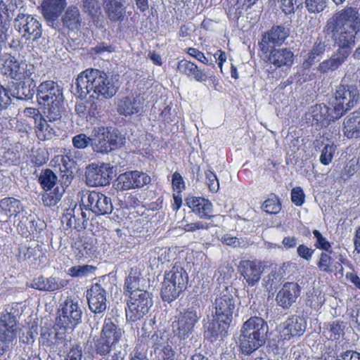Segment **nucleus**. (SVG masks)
<instances>
[{
	"mask_svg": "<svg viewBox=\"0 0 360 360\" xmlns=\"http://www.w3.org/2000/svg\"><path fill=\"white\" fill-rule=\"evenodd\" d=\"M81 8L82 11L88 15L94 17L100 11V5L98 0H82Z\"/></svg>",
	"mask_w": 360,
	"mask_h": 360,
	"instance_id": "09e8293b",
	"label": "nucleus"
},
{
	"mask_svg": "<svg viewBox=\"0 0 360 360\" xmlns=\"http://www.w3.org/2000/svg\"><path fill=\"white\" fill-rule=\"evenodd\" d=\"M37 97L39 104L44 106L49 120L59 121L64 109L63 88L52 80L43 82L37 87Z\"/></svg>",
	"mask_w": 360,
	"mask_h": 360,
	"instance_id": "20e7f679",
	"label": "nucleus"
},
{
	"mask_svg": "<svg viewBox=\"0 0 360 360\" xmlns=\"http://www.w3.org/2000/svg\"><path fill=\"white\" fill-rule=\"evenodd\" d=\"M65 189L63 186H57L53 191H46L42 195V201L45 206L51 207L56 205L61 199Z\"/></svg>",
	"mask_w": 360,
	"mask_h": 360,
	"instance_id": "79ce46f5",
	"label": "nucleus"
},
{
	"mask_svg": "<svg viewBox=\"0 0 360 360\" xmlns=\"http://www.w3.org/2000/svg\"><path fill=\"white\" fill-rule=\"evenodd\" d=\"M359 86L360 80H349L346 77L342 78L337 86L334 98L330 103L333 106L335 117H341L357 104L360 96Z\"/></svg>",
	"mask_w": 360,
	"mask_h": 360,
	"instance_id": "39448f33",
	"label": "nucleus"
},
{
	"mask_svg": "<svg viewBox=\"0 0 360 360\" xmlns=\"http://www.w3.org/2000/svg\"><path fill=\"white\" fill-rule=\"evenodd\" d=\"M184 290L181 288H178L171 283L168 285L165 281H163L160 292L161 297L163 301L171 302L177 299Z\"/></svg>",
	"mask_w": 360,
	"mask_h": 360,
	"instance_id": "a19ab883",
	"label": "nucleus"
},
{
	"mask_svg": "<svg viewBox=\"0 0 360 360\" xmlns=\"http://www.w3.org/2000/svg\"><path fill=\"white\" fill-rule=\"evenodd\" d=\"M343 133L348 139L360 138V110L350 112L345 117Z\"/></svg>",
	"mask_w": 360,
	"mask_h": 360,
	"instance_id": "c756f323",
	"label": "nucleus"
},
{
	"mask_svg": "<svg viewBox=\"0 0 360 360\" xmlns=\"http://www.w3.org/2000/svg\"><path fill=\"white\" fill-rule=\"evenodd\" d=\"M63 25L68 29L74 30L80 27L82 18L77 6H69L62 17Z\"/></svg>",
	"mask_w": 360,
	"mask_h": 360,
	"instance_id": "58836bf2",
	"label": "nucleus"
},
{
	"mask_svg": "<svg viewBox=\"0 0 360 360\" xmlns=\"http://www.w3.org/2000/svg\"><path fill=\"white\" fill-rule=\"evenodd\" d=\"M238 268L249 286H255L259 283L264 270V266L257 260H242Z\"/></svg>",
	"mask_w": 360,
	"mask_h": 360,
	"instance_id": "a211bd4d",
	"label": "nucleus"
},
{
	"mask_svg": "<svg viewBox=\"0 0 360 360\" xmlns=\"http://www.w3.org/2000/svg\"><path fill=\"white\" fill-rule=\"evenodd\" d=\"M328 6V0H305V6L311 13H319Z\"/></svg>",
	"mask_w": 360,
	"mask_h": 360,
	"instance_id": "8fccbe9b",
	"label": "nucleus"
},
{
	"mask_svg": "<svg viewBox=\"0 0 360 360\" xmlns=\"http://www.w3.org/2000/svg\"><path fill=\"white\" fill-rule=\"evenodd\" d=\"M268 332V324L261 317L252 316L244 322L239 338L242 354L249 356L264 345Z\"/></svg>",
	"mask_w": 360,
	"mask_h": 360,
	"instance_id": "7ed1b4c3",
	"label": "nucleus"
},
{
	"mask_svg": "<svg viewBox=\"0 0 360 360\" xmlns=\"http://www.w3.org/2000/svg\"><path fill=\"white\" fill-rule=\"evenodd\" d=\"M124 331L110 319H105L101 334L112 345L115 359L123 360L127 355V344L123 339Z\"/></svg>",
	"mask_w": 360,
	"mask_h": 360,
	"instance_id": "6e6552de",
	"label": "nucleus"
},
{
	"mask_svg": "<svg viewBox=\"0 0 360 360\" xmlns=\"http://www.w3.org/2000/svg\"><path fill=\"white\" fill-rule=\"evenodd\" d=\"M350 316L352 321L357 324V328L360 330V302L351 309Z\"/></svg>",
	"mask_w": 360,
	"mask_h": 360,
	"instance_id": "774afa93",
	"label": "nucleus"
},
{
	"mask_svg": "<svg viewBox=\"0 0 360 360\" xmlns=\"http://www.w3.org/2000/svg\"><path fill=\"white\" fill-rule=\"evenodd\" d=\"M13 27L22 39L32 41L33 44L38 45L39 42L41 46L39 48L40 49H46L47 41L46 38L42 36V25L38 18L20 11L13 19Z\"/></svg>",
	"mask_w": 360,
	"mask_h": 360,
	"instance_id": "423d86ee",
	"label": "nucleus"
},
{
	"mask_svg": "<svg viewBox=\"0 0 360 360\" xmlns=\"http://www.w3.org/2000/svg\"><path fill=\"white\" fill-rule=\"evenodd\" d=\"M142 278L141 277V273L136 268H131L129 275L125 279V288L127 291L131 293L135 290H141L140 289V282Z\"/></svg>",
	"mask_w": 360,
	"mask_h": 360,
	"instance_id": "37998d69",
	"label": "nucleus"
},
{
	"mask_svg": "<svg viewBox=\"0 0 360 360\" xmlns=\"http://www.w3.org/2000/svg\"><path fill=\"white\" fill-rule=\"evenodd\" d=\"M125 0H103L105 13L110 20L122 21L126 13Z\"/></svg>",
	"mask_w": 360,
	"mask_h": 360,
	"instance_id": "c85d7f7f",
	"label": "nucleus"
},
{
	"mask_svg": "<svg viewBox=\"0 0 360 360\" xmlns=\"http://www.w3.org/2000/svg\"><path fill=\"white\" fill-rule=\"evenodd\" d=\"M153 304L149 293L146 290L131 292L126 309L128 321L136 322L141 320L149 311Z\"/></svg>",
	"mask_w": 360,
	"mask_h": 360,
	"instance_id": "0eeeda50",
	"label": "nucleus"
},
{
	"mask_svg": "<svg viewBox=\"0 0 360 360\" xmlns=\"http://www.w3.org/2000/svg\"><path fill=\"white\" fill-rule=\"evenodd\" d=\"M326 47V41L318 37L302 63L303 68L309 69L315 63L316 58L324 54Z\"/></svg>",
	"mask_w": 360,
	"mask_h": 360,
	"instance_id": "c9c22d12",
	"label": "nucleus"
},
{
	"mask_svg": "<svg viewBox=\"0 0 360 360\" xmlns=\"http://www.w3.org/2000/svg\"><path fill=\"white\" fill-rule=\"evenodd\" d=\"M335 360H360V353L354 350H347L338 354Z\"/></svg>",
	"mask_w": 360,
	"mask_h": 360,
	"instance_id": "e2e57ef3",
	"label": "nucleus"
},
{
	"mask_svg": "<svg viewBox=\"0 0 360 360\" xmlns=\"http://www.w3.org/2000/svg\"><path fill=\"white\" fill-rule=\"evenodd\" d=\"M82 316V309L78 302L68 299L64 302L61 308V314L58 317V325L65 329L73 330L80 323Z\"/></svg>",
	"mask_w": 360,
	"mask_h": 360,
	"instance_id": "9b49d317",
	"label": "nucleus"
},
{
	"mask_svg": "<svg viewBox=\"0 0 360 360\" xmlns=\"http://www.w3.org/2000/svg\"><path fill=\"white\" fill-rule=\"evenodd\" d=\"M214 307L215 309L214 316L232 322L236 304L234 297L227 288L216 297Z\"/></svg>",
	"mask_w": 360,
	"mask_h": 360,
	"instance_id": "f3484780",
	"label": "nucleus"
},
{
	"mask_svg": "<svg viewBox=\"0 0 360 360\" xmlns=\"http://www.w3.org/2000/svg\"><path fill=\"white\" fill-rule=\"evenodd\" d=\"M112 167L108 164L100 166L91 165L85 172L86 183L89 186H103L108 185L112 179Z\"/></svg>",
	"mask_w": 360,
	"mask_h": 360,
	"instance_id": "2eb2a0df",
	"label": "nucleus"
},
{
	"mask_svg": "<svg viewBox=\"0 0 360 360\" xmlns=\"http://www.w3.org/2000/svg\"><path fill=\"white\" fill-rule=\"evenodd\" d=\"M297 255L302 259L309 262L314 252V250L304 245H300L297 249Z\"/></svg>",
	"mask_w": 360,
	"mask_h": 360,
	"instance_id": "0e129e2a",
	"label": "nucleus"
},
{
	"mask_svg": "<svg viewBox=\"0 0 360 360\" xmlns=\"http://www.w3.org/2000/svg\"><path fill=\"white\" fill-rule=\"evenodd\" d=\"M82 347L75 344L72 345L68 352L65 360H82Z\"/></svg>",
	"mask_w": 360,
	"mask_h": 360,
	"instance_id": "bf43d9fd",
	"label": "nucleus"
},
{
	"mask_svg": "<svg viewBox=\"0 0 360 360\" xmlns=\"http://www.w3.org/2000/svg\"><path fill=\"white\" fill-rule=\"evenodd\" d=\"M307 322L303 317L292 316L278 326L281 337L290 340L292 337L300 336L305 331Z\"/></svg>",
	"mask_w": 360,
	"mask_h": 360,
	"instance_id": "412c9836",
	"label": "nucleus"
},
{
	"mask_svg": "<svg viewBox=\"0 0 360 360\" xmlns=\"http://www.w3.org/2000/svg\"><path fill=\"white\" fill-rule=\"evenodd\" d=\"M291 200L297 206H301L304 201V194L300 187H295L291 191Z\"/></svg>",
	"mask_w": 360,
	"mask_h": 360,
	"instance_id": "052dcab7",
	"label": "nucleus"
},
{
	"mask_svg": "<svg viewBox=\"0 0 360 360\" xmlns=\"http://www.w3.org/2000/svg\"><path fill=\"white\" fill-rule=\"evenodd\" d=\"M58 178L50 169H46L41 172L39 182L45 191H50L57 182Z\"/></svg>",
	"mask_w": 360,
	"mask_h": 360,
	"instance_id": "c03bdc74",
	"label": "nucleus"
},
{
	"mask_svg": "<svg viewBox=\"0 0 360 360\" xmlns=\"http://www.w3.org/2000/svg\"><path fill=\"white\" fill-rule=\"evenodd\" d=\"M168 285L172 284L183 290H186L188 282V276L186 271L180 266H174L165 273L164 281Z\"/></svg>",
	"mask_w": 360,
	"mask_h": 360,
	"instance_id": "7c9ffc66",
	"label": "nucleus"
},
{
	"mask_svg": "<svg viewBox=\"0 0 360 360\" xmlns=\"http://www.w3.org/2000/svg\"><path fill=\"white\" fill-rule=\"evenodd\" d=\"M89 214L90 212L87 214L83 211L81 205L77 206L75 204L73 208L66 210L61 217V222L65 224L67 228H74L79 231L86 229Z\"/></svg>",
	"mask_w": 360,
	"mask_h": 360,
	"instance_id": "6ab92c4d",
	"label": "nucleus"
},
{
	"mask_svg": "<svg viewBox=\"0 0 360 360\" xmlns=\"http://www.w3.org/2000/svg\"><path fill=\"white\" fill-rule=\"evenodd\" d=\"M16 317L11 313H6L0 317V338L6 342L13 348V341L16 338Z\"/></svg>",
	"mask_w": 360,
	"mask_h": 360,
	"instance_id": "b1692460",
	"label": "nucleus"
},
{
	"mask_svg": "<svg viewBox=\"0 0 360 360\" xmlns=\"http://www.w3.org/2000/svg\"><path fill=\"white\" fill-rule=\"evenodd\" d=\"M94 268L90 265L75 266L69 269L68 274L72 277L86 276Z\"/></svg>",
	"mask_w": 360,
	"mask_h": 360,
	"instance_id": "6e6d98bb",
	"label": "nucleus"
},
{
	"mask_svg": "<svg viewBox=\"0 0 360 360\" xmlns=\"http://www.w3.org/2000/svg\"><path fill=\"white\" fill-rule=\"evenodd\" d=\"M42 338L46 335V333L41 334ZM48 338L44 340L42 344L51 347L53 350L58 352H65L70 345V342L67 340L63 333L56 332L52 336L51 333H47Z\"/></svg>",
	"mask_w": 360,
	"mask_h": 360,
	"instance_id": "f704fd0d",
	"label": "nucleus"
},
{
	"mask_svg": "<svg viewBox=\"0 0 360 360\" xmlns=\"http://www.w3.org/2000/svg\"><path fill=\"white\" fill-rule=\"evenodd\" d=\"M311 117L313 120L318 123H323L324 121L333 122L340 117H335L333 106H327L324 104H317L311 108Z\"/></svg>",
	"mask_w": 360,
	"mask_h": 360,
	"instance_id": "e433bc0d",
	"label": "nucleus"
},
{
	"mask_svg": "<svg viewBox=\"0 0 360 360\" xmlns=\"http://www.w3.org/2000/svg\"><path fill=\"white\" fill-rule=\"evenodd\" d=\"M172 186L174 189L178 190L179 193L185 187V184L182 176L178 172H174L172 175Z\"/></svg>",
	"mask_w": 360,
	"mask_h": 360,
	"instance_id": "338daca9",
	"label": "nucleus"
},
{
	"mask_svg": "<svg viewBox=\"0 0 360 360\" xmlns=\"http://www.w3.org/2000/svg\"><path fill=\"white\" fill-rule=\"evenodd\" d=\"M46 119L41 117L35 125L37 136L41 140L50 139L56 133L54 126L49 123L53 122L49 121L47 117Z\"/></svg>",
	"mask_w": 360,
	"mask_h": 360,
	"instance_id": "ea45409f",
	"label": "nucleus"
},
{
	"mask_svg": "<svg viewBox=\"0 0 360 360\" xmlns=\"http://www.w3.org/2000/svg\"><path fill=\"white\" fill-rule=\"evenodd\" d=\"M336 146L333 145H326L323 148L321 156H320V162L324 165H329L333 157V154L335 151Z\"/></svg>",
	"mask_w": 360,
	"mask_h": 360,
	"instance_id": "5fc2aeb1",
	"label": "nucleus"
},
{
	"mask_svg": "<svg viewBox=\"0 0 360 360\" xmlns=\"http://www.w3.org/2000/svg\"><path fill=\"white\" fill-rule=\"evenodd\" d=\"M83 204L96 215L110 214L113 210L111 198L97 191L87 192L82 199Z\"/></svg>",
	"mask_w": 360,
	"mask_h": 360,
	"instance_id": "ddd939ff",
	"label": "nucleus"
},
{
	"mask_svg": "<svg viewBox=\"0 0 360 360\" xmlns=\"http://www.w3.org/2000/svg\"><path fill=\"white\" fill-rule=\"evenodd\" d=\"M34 74V66L32 65H27V63L25 65L24 70L20 73V79L18 80L19 82H27L34 81L33 77Z\"/></svg>",
	"mask_w": 360,
	"mask_h": 360,
	"instance_id": "69168bd1",
	"label": "nucleus"
},
{
	"mask_svg": "<svg viewBox=\"0 0 360 360\" xmlns=\"http://www.w3.org/2000/svg\"><path fill=\"white\" fill-rule=\"evenodd\" d=\"M300 295V285L295 282L285 283L278 292L276 301L284 309H290Z\"/></svg>",
	"mask_w": 360,
	"mask_h": 360,
	"instance_id": "4be33fe9",
	"label": "nucleus"
},
{
	"mask_svg": "<svg viewBox=\"0 0 360 360\" xmlns=\"http://www.w3.org/2000/svg\"><path fill=\"white\" fill-rule=\"evenodd\" d=\"M11 103V98L7 90L0 85V110H6Z\"/></svg>",
	"mask_w": 360,
	"mask_h": 360,
	"instance_id": "680f3d73",
	"label": "nucleus"
},
{
	"mask_svg": "<svg viewBox=\"0 0 360 360\" xmlns=\"http://www.w3.org/2000/svg\"><path fill=\"white\" fill-rule=\"evenodd\" d=\"M290 34L289 29L283 25H274L269 30L264 32L259 47L261 51L266 54L272 49L281 46Z\"/></svg>",
	"mask_w": 360,
	"mask_h": 360,
	"instance_id": "4468645a",
	"label": "nucleus"
},
{
	"mask_svg": "<svg viewBox=\"0 0 360 360\" xmlns=\"http://www.w3.org/2000/svg\"><path fill=\"white\" fill-rule=\"evenodd\" d=\"M26 63H20L14 57H11L6 61V68L9 76L15 80H20V73L24 70Z\"/></svg>",
	"mask_w": 360,
	"mask_h": 360,
	"instance_id": "a18cd8bd",
	"label": "nucleus"
},
{
	"mask_svg": "<svg viewBox=\"0 0 360 360\" xmlns=\"http://www.w3.org/2000/svg\"><path fill=\"white\" fill-rule=\"evenodd\" d=\"M281 8L285 14L293 13L295 8H298L300 2L295 0H280Z\"/></svg>",
	"mask_w": 360,
	"mask_h": 360,
	"instance_id": "13d9d810",
	"label": "nucleus"
},
{
	"mask_svg": "<svg viewBox=\"0 0 360 360\" xmlns=\"http://www.w3.org/2000/svg\"><path fill=\"white\" fill-rule=\"evenodd\" d=\"M68 284L67 280L59 279L53 276H40L32 281L31 286L41 291L53 292L61 290Z\"/></svg>",
	"mask_w": 360,
	"mask_h": 360,
	"instance_id": "a878e982",
	"label": "nucleus"
},
{
	"mask_svg": "<svg viewBox=\"0 0 360 360\" xmlns=\"http://www.w3.org/2000/svg\"><path fill=\"white\" fill-rule=\"evenodd\" d=\"M262 209L266 213L276 214L281 211V204L278 198L274 195L263 202Z\"/></svg>",
	"mask_w": 360,
	"mask_h": 360,
	"instance_id": "de8ad7c7",
	"label": "nucleus"
},
{
	"mask_svg": "<svg viewBox=\"0 0 360 360\" xmlns=\"http://www.w3.org/2000/svg\"><path fill=\"white\" fill-rule=\"evenodd\" d=\"M144 98L140 95L126 96L118 101L117 112L125 117L141 113L143 110Z\"/></svg>",
	"mask_w": 360,
	"mask_h": 360,
	"instance_id": "5701e85b",
	"label": "nucleus"
},
{
	"mask_svg": "<svg viewBox=\"0 0 360 360\" xmlns=\"http://www.w3.org/2000/svg\"><path fill=\"white\" fill-rule=\"evenodd\" d=\"M86 297L89 309L95 314H101L107 308L105 290L99 283H96L87 290Z\"/></svg>",
	"mask_w": 360,
	"mask_h": 360,
	"instance_id": "aec40b11",
	"label": "nucleus"
},
{
	"mask_svg": "<svg viewBox=\"0 0 360 360\" xmlns=\"http://www.w3.org/2000/svg\"><path fill=\"white\" fill-rule=\"evenodd\" d=\"M360 30V19L357 11L350 7L335 13L323 27V32L330 36L337 51L321 61L317 72L326 75L338 70L347 60L351 49L355 45L356 34Z\"/></svg>",
	"mask_w": 360,
	"mask_h": 360,
	"instance_id": "f257e3e1",
	"label": "nucleus"
},
{
	"mask_svg": "<svg viewBox=\"0 0 360 360\" xmlns=\"http://www.w3.org/2000/svg\"><path fill=\"white\" fill-rule=\"evenodd\" d=\"M151 178L146 173L134 170L120 174L115 181V188L127 191L143 188L150 183Z\"/></svg>",
	"mask_w": 360,
	"mask_h": 360,
	"instance_id": "f8f14e48",
	"label": "nucleus"
},
{
	"mask_svg": "<svg viewBox=\"0 0 360 360\" xmlns=\"http://www.w3.org/2000/svg\"><path fill=\"white\" fill-rule=\"evenodd\" d=\"M92 137L87 136L85 134L81 133L74 136L72 139V143L75 148L77 149H84L89 145L91 146Z\"/></svg>",
	"mask_w": 360,
	"mask_h": 360,
	"instance_id": "3c124183",
	"label": "nucleus"
},
{
	"mask_svg": "<svg viewBox=\"0 0 360 360\" xmlns=\"http://www.w3.org/2000/svg\"><path fill=\"white\" fill-rule=\"evenodd\" d=\"M91 148L94 153L108 154L118 145L117 136L111 128L95 127L91 130Z\"/></svg>",
	"mask_w": 360,
	"mask_h": 360,
	"instance_id": "1a4fd4ad",
	"label": "nucleus"
},
{
	"mask_svg": "<svg viewBox=\"0 0 360 360\" xmlns=\"http://www.w3.org/2000/svg\"><path fill=\"white\" fill-rule=\"evenodd\" d=\"M207 184L210 190L212 192H217L219 190V184L217 176L210 170L205 172Z\"/></svg>",
	"mask_w": 360,
	"mask_h": 360,
	"instance_id": "4d7b16f0",
	"label": "nucleus"
},
{
	"mask_svg": "<svg viewBox=\"0 0 360 360\" xmlns=\"http://www.w3.org/2000/svg\"><path fill=\"white\" fill-rule=\"evenodd\" d=\"M19 0H0V39L5 41L11 30V20L18 8Z\"/></svg>",
	"mask_w": 360,
	"mask_h": 360,
	"instance_id": "dca6fc26",
	"label": "nucleus"
},
{
	"mask_svg": "<svg viewBox=\"0 0 360 360\" xmlns=\"http://www.w3.org/2000/svg\"><path fill=\"white\" fill-rule=\"evenodd\" d=\"M231 321L219 319L214 316V319L209 323L207 330L206 331L207 336L217 340V338H223L227 334V330L230 327Z\"/></svg>",
	"mask_w": 360,
	"mask_h": 360,
	"instance_id": "72a5a7b5",
	"label": "nucleus"
},
{
	"mask_svg": "<svg viewBox=\"0 0 360 360\" xmlns=\"http://www.w3.org/2000/svg\"><path fill=\"white\" fill-rule=\"evenodd\" d=\"M328 252H321L319 260L317 263L318 267L321 271L326 273L332 272L331 265L333 259Z\"/></svg>",
	"mask_w": 360,
	"mask_h": 360,
	"instance_id": "864d4df0",
	"label": "nucleus"
},
{
	"mask_svg": "<svg viewBox=\"0 0 360 360\" xmlns=\"http://www.w3.org/2000/svg\"><path fill=\"white\" fill-rule=\"evenodd\" d=\"M34 81L16 82L11 89V95L19 100L32 99L35 94Z\"/></svg>",
	"mask_w": 360,
	"mask_h": 360,
	"instance_id": "473e14b6",
	"label": "nucleus"
},
{
	"mask_svg": "<svg viewBox=\"0 0 360 360\" xmlns=\"http://www.w3.org/2000/svg\"><path fill=\"white\" fill-rule=\"evenodd\" d=\"M67 5L65 0H43L41 11L44 18L49 22H55Z\"/></svg>",
	"mask_w": 360,
	"mask_h": 360,
	"instance_id": "bb28decb",
	"label": "nucleus"
},
{
	"mask_svg": "<svg viewBox=\"0 0 360 360\" xmlns=\"http://www.w3.org/2000/svg\"><path fill=\"white\" fill-rule=\"evenodd\" d=\"M200 316V310L194 307L181 311L178 316L176 325L173 326L175 335L181 340L188 338Z\"/></svg>",
	"mask_w": 360,
	"mask_h": 360,
	"instance_id": "9d476101",
	"label": "nucleus"
},
{
	"mask_svg": "<svg viewBox=\"0 0 360 360\" xmlns=\"http://www.w3.org/2000/svg\"><path fill=\"white\" fill-rule=\"evenodd\" d=\"M22 210L21 202L16 198L8 197L0 200V213L7 217H16Z\"/></svg>",
	"mask_w": 360,
	"mask_h": 360,
	"instance_id": "4c0bfd02",
	"label": "nucleus"
},
{
	"mask_svg": "<svg viewBox=\"0 0 360 360\" xmlns=\"http://www.w3.org/2000/svg\"><path fill=\"white\" fill-rule=\"evenodd\" d=\"M187 205L200 218L211 219L213 217L212 204L207 199L200 197L188 198L186 200Z\"/></svg>",
	"mask_w": 360,
	"mask_h": 360,
	"instance_id": "cd10ccee",
	"label": "nucleus"
},
{
	"mask_svg": "<svg viewBox=\"0 0 360 360\" xmlns=\"http://www.w3.org/2000/svg\"><path fill=\"white\" fill-rule=\"evenodd\" d=\"M268 61L276 68H289L293 64L294 53L288 48H272L269 51Z\"/></svg>",
	"mask_w": 360,
	"mask_h": 360,
	"instance_id": "393cba45",
	"label": "nucleus"
},
{
	"mask_svg": "<svg viewBox=\"0 0 360 360\" xmlns=\"http://www.w3.org/2000/svg\"><path fill=\"white\" fill-rule=\"evenodd\" d=\"M177 70L181 74L199 82H205L207 79V75L202 70L199 69L195 64L186 60H181L178 63Z\"/></svg>",
	"mask_w": 360,
	"mask_h": 360,
	"instance_id": "2f4dec72",
	"label": "nucleus"
},
{
	"mask_svg": "<svg viewBox=\"0 0 360 360\" xmlns=\"http://www.w3.org/2000/svg\"><path fill=\"white\" fill-rule=\"evenodd\" d=\"M313 234L316 241L314 244L315 247L318 249L324 250L330 254L333 252V250L330 249L331 245L330 243L327 240V239L322 236L318 230H314Z\"/></svg>",
	"mask_w": 360,
	"mask_h": 360,
	"instance_id": "603ef678",
	"label": "nucleus"
},
{
	"mask_svg": "<svg viewBox=\"0 0 360 360\" xmlns=\"http://www.w3.org/2000/svg\"><path fill=\"white\" fill-rule=\"evenodd\" d=\"M94 350L96 354L100 355H107L110 352H113L112 345L101 333L97 338H94Z\"/></svg>",
	"mask_w": 360,
	"mask_h": 360,
	"instance_id": "49530a36",
	"label": "nucleus"
},
{
	"mask_svg": "<svg viewBox=\"0 0 360 360\" xmlns=\"http://www.w3.org/2000/svg\"><path fill=\"white\" fill-rule=\"evenodd\" d=\"M75 87V94L85 98L87 94L92 93L97 98H110L114 96L119 87L118 80L113 76L97 69H87L82 72L72 84V89Z\"/></svg>",
	"mask_w": 360,
	"mask_h": 360,
	"instance_id": "f03ea898",
	"label": "nucleus"
}]
</instances>
